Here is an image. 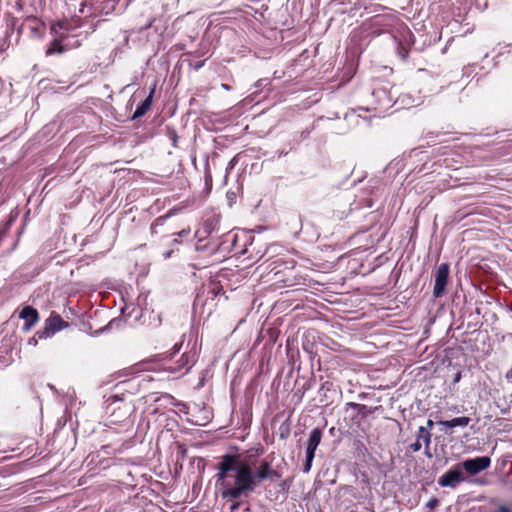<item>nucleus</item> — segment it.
Wrapping results in <instances>:
<instances>
[{
	"mask_svg": "<svg viewBox=\"0 0 512 512\" xmlns=\"http://www.w3.org/2000/svg\"><path fill=\"white\" fill-rule=\"evenodd\" d=\"M252 466L255 465L242 461L239 456L224 455L221 458L217 477L224 498L238 499L254 490Z\"/></svg>",
	"mask_w": 512,
	"mask_h": 512,
	"instance_id": "1",
	"label": "nucleus"
},
{
	"mask_svg": "<svg viewBox=\"0 0 512 512\" xmlns=\"http://www.w3.org/2000/svg\"><path fill=\"white\" fill-rule=\"evenodd\" d=\"M466 480L461 465L456 464L445 472L438 480L441 487L456 488L460 483Z\"/></svg>",
	"mask_w": 512,
	"mask_h": 512,
	"instance_id": "2",
	"label": "nucleus"
},
{
	"mask_svg": "<svg viewBox=\"0 0 512 512\" xmlns=\"http://www.w3.org/2000/svg\"><path fill=\"white\" fill-rule=\"evenodd\" d=\"M449 277V265L441 263L434 274V289L433 295L435 298L442 297L445 293L446 285Z\"/></svg>",
	"mask_w": 512,
	"mask_h": 512,
	"instance_id": "3",
	"label": "nucleus"
},
{
	"mask_svg": "<svg viewBox=\"0 0 512 512\" xmlns=\"http://www.w3.org/2000/svg\"><path fill=\"white\" fill-rule=\"evenodd\" d=\"M490 464L491 459L488 456L471 458L459 463L462 471L464 470L470 476L477 475L478 473L486 470L490 467Z\"/></svg>",
	"mask_w": 512,
	"mask_h": 512,
	"instance_id": "4",
	"label": "nucleus"
},
{
	"mask_svg": "<svg viewBox=\"0 0 512 512\" xmlns=\"http://www.w3.org/2000/svg\"><path fill=\"white\" fill-rule=\"evenodd\" d=\"M322 433L318 428L313 429L310 432L307 448H306V463L304 465V472H309L312 466V461L315 456V451L320 444Z\"/></svg>",
	"mask_w": 512,
	"mask_h": 512,
	"instance_id": "5",
	"label": "nucleus"
},
{
	"mask_svg": "<svg viewBox=\"0 0 512 512\" xmlns=\"http://www.w3.org/2000/svg\"><path fill=\"white\" fill-rule=\"evenodd\" d=\"M65 327H67V323L59 315H51L45 321L44 329L37 335L39 338H48Z\"/></svg>",
	"mask_w": 512,
	"mask_h": 512,
	"instance_id": "6",
	"label": "nucleus"
},
{
	"mask_svg": "<svg viewBox=\"0 0 512 512\" xmlns=\"http://www.w3.org/2000/svg\"><path fill=\"white\" fill-rule=\"evenodd\" d=\"M277 473L272 469L270 462L266 460H262L260 465L256 468L255 473H253L255 486L258 482H261L266 479H273L277 477Z\"/></svg>",
	"mask_w": 512,
	"mask_h": 512,
	"instance_id": "7",
	"label": "nucleus"
},
{
	"mask_svg": "<svg viewBox=\"0 0 512 512\" xmlns=\"http://www.w3.org/2000/svg\"><path fill=\"white\" fill-rule=\"evenodd\" d=\"M471 419L469 417H456L451 420H440L437 422L439 426H441V431L445 434H452V429L454 427H466L470 423Z\"/></svg>",
	"mask_w": 512,
	"mask_h": 512,
	"instance_id": "8",
	"label": "nucleus"
},
{
	"mask_svg": "<svg viewBox=\"0 0 512 512\" xmlns=\"http://www.w3.org/2000/svg\"><path fill=\"white\" fill-rule=\"evenodd\" d=\"M20 318L25 320L24 329L26 331L30 330V328L38 321L39 316L36 309L31 306L24 307L20 312Z\"/></svg>",
	"mask_w": 512,
	"mask_h": 512,
	"instance_id": "9",
	"label": "nucleus"
},
{
	"mask_svg": "<svg viewBox=\"0 0 512 512\" xmlns=\"http://www.w3.org/2000/svg\"><path fill=\"white\" fill-rule=\"evenodd\" d=\"M193 357V355L185 353L181 356L176 366H169L165 369L171 373L180 372L182 369H186V371H188L194 364Z\"/></svg>",
	"mask_w": 512,
	"mask_h": 512,
	"instance_id": "10",
	"label": "nucleus"
},
{
	"mask_svg": "<svg viewBox=\"0 0 512 512\" xmlns=\"http://www.w3.org/2000/svg\"><path fill=\"white\" fill-rule=\"evenodd\" d=\"M152 94L153 90L151 91L150 95L136 108L133 118L141 117L147 112L151 106Z\"/></svg>",
	"mask_w": 512,
	"mask_h": 512,
	"instance_id": "11",
	"label": "nucleus"
},
{
	"mask_svg": "<svg viewBox=\"0 0 512 512\" xmlns=\"http://www.w3.org/2000/svg\"><path fill=\"white\" fill-rule=\"evenodd\" d=\"M63 51L64 47L61 45L60 40L55 39L47 49L46 54L52 55L54 53H62Z\"/></svg>",
	"mask_w": 512,
	"mask_h": 512,
	"instance_id": "12",
	"label": "nucleus"
},
{
	"mask_svg": "<svg viewBox=\"0 0 512 512\" xmlns=\"http://www.w3.org/2000/svg\"><path fill=\"white\" fill-rule=\"evenodd\" d=\"M166 220V217H158L155 222L152 224V227H151V231L152 233H157L155 228L158 226V225H163L164 222Z\"/></svg>",
	"mask_w": 512,
	"mask_h": 512,
	"instance_id": "13",
	"label": "nucleus"
},
{
	"mask_svg": "<svg viewBox=\"0 0 512 512\" xmlns=\"http://www.w3.org/2000/svg\"><path fill=\"white\" fill-rule=\"evenodd\" d=\"M419 437L424 438L427 444L430 443V434L423 427L420 428Z\"/></svg>",
	"mask_w": 512,
	"mask_h": 512,
	"instance_id": "14",
	"label": "nucleus"
},
{
	"mask_svg": "<svg viewBox=\"0 0 512 512\" xmlns=\"http://www.w3.org/2000/svg\"><path fill=\"white\" fill-rule=\"evenodd\" d=\"M438 505V500L436 498H432L427 502V507L429 509H434Z\"/></svg>",
	"mask_w": 512,
	"mask_h": 512,
	"instance_id": "15",
	"label": "nucleus"
},
{
	"mask_svg": "<svg viewBox=\"0 0 512 512\" xmlns=\"http://www.w3.org/2000/svg\"><path fill=\"white\" fill-rule=\"evenodd\" d=\"M235 163H236V158L234 157V158H232V159L229 161V163H228V166H227V168H226L227 172H228L229 170H232V169L234 168Z\"/></svg>",
	"mask_w": 512,
	"mask_h": 512,
	"instance_id": "16",
	"label": "nucleus"
},
{
	"mask_svg": "<svg viewBox=\"0 0 512 512\" xmlns=\"http://www.w3.org/2000/svg\"><path fill=\"white\" fill-rule=\"evenodd\" d=\"M411 447H412L413 451H415V452L419 451L421 448V443L419 441H417L416 443L412 444Z\"/></svg>",
	"mask_w": 512,
	"mask_h": 512,
	"instance_id": "17",
	"label": "nucleus"
},
{
	"mask_svg": "<svg viewBox=\"0 0 512 512\" xmlns=\"http://www.w3.org/2000/svg\"><path fill=\"white\" fill-rule=\"evenodd\" d=\"M190 233V229H183L178 233V236L183 237L187 236Z\"/></svg>",
	"mask_w": 512,
	"mask_h": 512,
	"instance_id": "18",
	"label": "nucleus"
},
{
	"mask_svg": "<svg viewBox=\"0 0 512 512\" xmlns=\"http://www.w3.org/2000/svg\"><path fill=\"white\" fill-rule=\"evenodd\" d=\"M433 424H434V422H433L432 420H428V421H427V425H428V427H432V426H433Z\"/></svg>",
	"mask_w": 512,
	"mask_h": 512,
	"instance_id": "19",
	"label": "nucleus"
},
{
	"mask_svg": "<svg viewBox=\"0 0 512 512\" xmlns=\"http://www.w3.org/2000/svg\"><path fill=\"white\" fill-rule=\"evenodd\" d=\"M510 311H512V305L510 306Z\"/></svg>",
	"mask_w": 512,
	"mask_h": 512,
	"instance_id": "20",
	"label": "nucleus"
},
{
	"mask_svg": "<svg viewBox=\"0 0 512 512\" xmlns=\"http://www.w3.org/2000/svg\"><path fill=\"white\" fill-rule=\"evenodd\" d=\"M511 376H512V370H511Z\"/></svg>",
	"mask_w": 512,
	"mask_h": 512,
	"instance_id": "21",
	"label": "nucleus"
}]
</instances>
